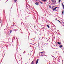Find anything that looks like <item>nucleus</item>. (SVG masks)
I'll return each mask as SVG.
<instances>
[{
	"instance_id": "obj_1",
	"label": "nucleus",
	"mask_w": 64,
	"mask_h": 64,
	"mask_svg": "<svg viewBox=\"0 0 64 64\" xmlns=\"http://www.w3.org/2000/svg\"><path fill=\"white\" fill-rule=\"evenodd\" d=\"M53 3H55L56 2V0H53L52 1Z\"/></svg>"
},
{
	"instance_id": "obj_2",
	"label": "nucleus",
	"mask_w": 64,
	"mask_h": 64,
	"mask_svg": "<svg viewBox=\"0 0 64 64\" xmlns=\"http://www.w3.org/2000/svg\"><path fill=\"white\" fill-rule=\"evenodd\" d=\"M38 61H39V59L38 58L37 59V60H36V64H38Z\"/></svg>"
},
{
	"instance_id": "obj_3",
	"label": "nucleus",
	"mask_w": 64,
	"mask_h": 64,
	"mask_svg": "<svg viewBox=\"0 0 64 64\" xmlns=\"http://www.w3.org/2000/svg\"><path fill=\"white\" fill-rule=\"evenodd\" d=\"M57 8V7H56L55 8H53L52 10H53V11H54V10H56V8Z\"/></svg>"
},
{
	"instance_id": "obj_4",
	"label": "nucleus",
	"mask_w": 64,
	"mask_h": 64,
	"mask_svg": "<svg viewBox=\"0 0 64 64\" xmlns=\"http://www.w3.org/2000/svg\"><path fill=\"white\" fill-rule=\"evenodd\" d=\"M62 7H63V9H64V5L63 4H62Z\"/></svg>"
},
{
	"instance_id": "obj_5",
	"label": "nucleus",
	"mask_w": 64,
	"mask_h": 64,
	"mask_svg": "<svg viewBox=\"0 0 64 64\" xmlns=\"http://www.w3.org/2000/svg\"><path fill=\"white\" fill-rule=\"evenodd\" d=\"M35 4L36 5H39V4H38V3H36Z\"/></svg>"
},
{
	"instance_id": "obj_6",
	"label": "nucleus",
	"mask_w": 64,
	"mask_h": 64,
	"mask_svg": "<svg viewBox=\"0 0 64 64\" xmlns=\"http://www.w3.org/2000/svg\"><path fill=\"white\" fill-rule=\"evenodd\" d=\"M60 48H62V47L63 46L62 45H61L60 46Z\"/></svg>"
},
{
	"instance_id": "obj_7",
	"label": "nucleus",
	"mask_w": 64,
	"mask_h": 64,
	"mask_svg": "<svg viewBox=\"0 0 64 64\" xmlns=\"http://www.w3.org/2000/svg\"><path fill=\"white\" fill-rule=\"evenodd\" d=\"M58 44L59 45H60V44H61V43H60V42H58Z\"/></svg>"
},
{
	"instance_id": "obj_8",
	"label": "nucleus",
	"mask_w": 64,
	"mask_h": 64,
	"mask_svg": "<svg viewBox=\"0 0 64 64\" xmlns=\"http://www.w3.org/2000/svg\"><path fill=\"white\" fill-rule=\"evenodd\" d=\"M47 26L48 27V28H50L49 27V25H47Z\"/></svg>"
},
{
	"instance_id": "obj_9",
	"label": "nucleus",
	"mask_w": 64,
	"mask_h": 64,
	"mask_svg": "<svg viewBox=\"0 0 64 64\" xmlns=\"http://www.w3.org/2000/svg\"><path fill=\"white\" fill-rule=\"evenodd\" d=\"M62 15H63V14L64 13V10H62Z\"/></svg>"
},
{
	"instance_id": "obj_10",
	"label": "nucleus",
	"mask_w": 64,
	"mask_h": 64,
	"mask_svg": "<svg viewBox=\"0 0 64 64\" xmlns=\"http://www.w3.org/2000/svg\"><path fill=\"white\" fill-rule=\"evenodd\" d=\"M33 63H34V62L33 61L32 62V64H33Z\"/></svg>"
},
{
	"instance_id": "obj_11",
	"label": "nucleus",
	"mask_w": 64,
	"mask_h": 64,
	"mask_svg": "<svg viewBox=\"0 0 64 64\" xmlns=\"http://www.w3.org/2000/svg\"><path fill=\"white\" fill-rule=\"evenodd\" d=\"M59 0V2L60 3L61 1V0Z\"/></svg>"
},
{
	"instance_id": "obj_12",
	"label": "nucleus",
	"mask_w": 64,
	"mask_h": 64,
	"mask_svg": "<svg viewBox=\"0 0 64 64\" xmlns=\"http://www.w3.org/2000/svg\"><path fill=\"white\" fill-rule=\"evenodd\" d=\"M15 2H16L17 1V0H14Z\"/></svg>"
},
{
	"instance_id": "obj_13",
	"label": "nucleus",
	"mask_w": 64,
	"mask_h": 64,
	"mask_svg": "<svg viewBox=\"0 0 64 64\" xmlns=\"http://www.w3.org/2000/svg\"><path fill=\"white\" fill-rule=\"evenodd\" d=\"M12 30H11L10 31V33H11V32H12Z\"/></svg>"
},
{
	"instance_id": "obj_14",
	"label": "nucleus",
	"mask_w": 64,
	"mask_h": 64,
	"mask_svg": "<svg viewBox=\"0 0 64 64\" xmlns=\"http://www.w3.org/2000/svg\"><path fill=\"white\" fill-rule=\"evenodd\" d=\"M43 1H44V2H45V1H46V0H43Z\"/></svg>"
},
{
	"instance_id": "obj_15",
	"label": "nucleus",
	"mask_w": 64,
	"mask_h": 64,
	"mask_svg": "<svg viewBox=\"0 0 64 64\" xmlns=\"http://www.w3.org/2000/svg\"><path fill=\"white\" fill-rule=\"evenodd\" d=\"M58 22H60V23H61V22H60V21H58Z\"/></svg>"
},
{
	"instance_id": "obj_16",
	"label": "nucleus",
	"mask_w": 64,
	"mask_h": 64,
	"mask_svg": "<svg viewBox=\"0 0 64 64\" xmlns=\"http://www.w3.org/2000/svg\"><path fill=\"white\" fill-rule=\"evenodd\" d=\"M49 7L50 8H51V6H50Z\"/></svg>"
},
{
	"instance_id": "obj_17",
	"label": "nucleus",
	"mask_w": 64,
	"mask_h": 64,
	"mask_svg": "<svg viewBox=\"0 0 64 64\" xmlns=\"http://www.w3.org/2000/svg\"><path fill=\"white\" fill-rule=\"evenodd\" d=\"M43 52H41V53H43Z\"/></svg>"
},
{
	"instance_id": "obj_18",
	"label": "nucleus",
	"mask_w": 64,
	"mask_h": 64,
	"mask_svg": "<svg viewBox=\"0 0 64 64\" xmlns=\"http://www.w3.org/2000/svg\"><path fill=\"white\" fill-rule=\"evenodd\" d=\"M16 30V31H17V30Z\"/></svg>"
},
{
	"instance_id": "obj_19",
	"label": "nucleus",
	"mask_w": 64,
	"mask_h": 64,
	"mask_svg": "<svg viewBox=\"0 0 64 64\" xmlns=\"http://www.w3.org/2000/svg\"><path fill=\"white\" fill-rule=\"evenodd\" d=\"M51 0V1H53V0Z\"/></svg>"
},
{
	"instance_id": "obj_20",
	"label": "nucleus",
	"mask_w": 64,
	"mask_h": 64,
	"mask_svg": "<svg viewBox=\"0 0 64 64\" xmlns=\"http://www.w3.org/2000/svg\"><path fill=\"white\" fill-rule=\"evenodd\" d=\"M41 3H42V2H41Z\"/></svg>"
},
{
	"instance_id": "obj_21",
	"label": "nucleus",
	"mask_w": 64,
	"mask_h": 64,
	"mask_svg": "<svg viewBox=\"0 0 64 64\" xmlns=\"http://www.w3.org/2000/svg\"><path fill=\"white\" fill-rule=\"evenodd\" d=\"M58 21H59V20H58Z\"/></svg>"
},
{
	"instance_id": "obj_22",
	"label": "nucleus",
	"mask_w": 64,
	"mask_h": 64,
	"mask_svg": "<svg viewBox=\"0 0 64 64\" xmlns=\"http://www.w3.org/2000/svg\"><path fill=\"white\" fill-rule=\"evenodd\" d=\"M58 21H59V20H58Z\"/></svg>"
},
{
	"instance_id": "obj_23",
	"label": "nucleus",
	"mask_w": 64,
	"mask_h": 64,
	"mask_svg": "<svg viewBox=\"0 0 64 64\" xmlns=\"http://www.w3.org/2000/svg\"><path fill=\"white\" fill-rule=\"evenodd\" d=\"M12 26H11V27H12Z\"/></svg>"
},
{
	"instance_id": "obj_24",
	"label": "nucleus",
	"mask_w": 64,
	"mask_h": 64,
	"mask_svg": "<svg viewBox=\"0 0 64 64\" xmlns=\"http://www.w3.org/2000/svg\"><path fill=\"white\" fill-rule=\"evenodd\" d=\"M43 56L42 55V56Z\"/></svg>"
},
{
	"instance_id": "obj_25",
	"label": "nucleus",
	"mask_w": 64,
	"mask_h": 64,
	"mask_svg": "<svg viewBox=\"0 0 64 64\" xmlns=\"http://www.w3.org/2000/svg\"><path fill=\"white\" fill-rule=\"evenodd\" d=\"M14 31H16V30H14Z\"/></svg>"
},
{
	"instance_id": "obj_26",
	"label": "nucleus",
	"mask_w": 64,
	"mask_h": 64,
	"mask_svg": "<svg viewBox=\"0 0 64 64\" xmlns=\"http://www.w3.org/2000/svg\"><path fill=\"white\" fill-rule=\"evenodd\" d=\"M11 9H12V8H11Z\"/></svg>"
},
{
	"instance_id": "obj_27",
	"label": "nucleus",
	"mask_w": 64,
	"mask_h": 64,
	"mask_svg": "<svg viewBox=\"0 0 64 64\" xmlns=\"http://www.w3.org/2000/svg\"><path fill=\"white\" fill-rule=\"evenodd\" d=\"M34 39V38H33V39Z\"/></svg>"
},
{
	"instance_id": "obj_28",
	"label": "nucleus",
	"mask_w": 64,
	"mask_h": 64,
	"mask_svg": "<svg viewBox=\"0 0 64 64\" xmlns=\"http://www.w3.org/2000/svg\"><path fill=\"white\" fill-rule=\"evenodd\" d=\"M13 19H14V18H13Z\"/></svg>"
},
{
	"instance_id": "obj_29",
	"label": "nucleus",
	"mask_w": 64,
	"mask_h": 64,
	"mask_svg": "<svg viewBox=\"0 0 64 64\" xmlns=\"http://www.w3.org/2000/svg\"><path fill=\"white\" fill-rule=\"evenodd\" d=\"M12 42H13V40L12 41Z\"/></svg>"
}]
</instances>
